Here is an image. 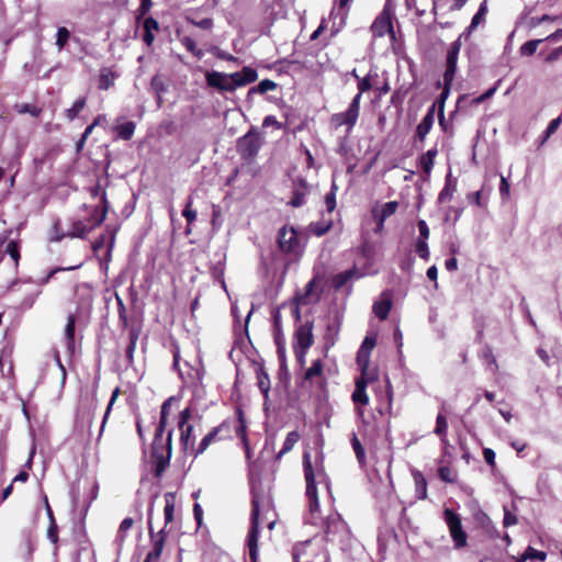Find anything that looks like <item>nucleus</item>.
<instances>
[{
	"label": "nucleus",
	"instance_id": "obj_1",
	"mask_svg": "<svg viewBox=\"0 0 562 562\" xmlns=\"http://www.w3.org/2000/svg\"><path fill=\"white\" fill-rule=\"evenodd\" d=\"M303 467L306 481V496L310 501L308 513L305 517V522L313 526H324L325 520H323L319 515V503L315 485V472L312 467L310 453L307 452L303 454Z\"/></svg>",
	"mask_w": 562,
	"mask_h": 562
},
{
	"label": "nucleus",
	"instance_id": "obj_2",
	"mask_svg": "<svg viewBox=\"0 0 562 562\" xmlns=\"http://www.w3.org/2000/svg\"><path fill=\"white\" fill-rule=\"evenodd\" d=\"M251 517H250V530L247 536V547L249 551V559L251 562L258 561V538H259V517L262 510L269 506V502L266 501L261 493L252 492L251 501Z\"/></svg>",
	"mask_w": 562,
	"mask_h": 562
},
{
	"label": "nucleus",
	"instance_id": "obj_3",
	"mask_svg": "<svg viewBox=\"0 0 562 562\" xmlns=\"http://www.w3.org/2000/svg\"><path fill=\"white\" fill-rule=\"evenodd\" d=\"M371 88L372 83L369 76L358 80V93L351 100L348 109L345 112L333 115L331 121L337 127L346 125L348 130H351L356 125L360 113L361 97Z\"/></svg>",
	"mask_w": 562,
	"mask_h": 562
},
{
	"label": "nucleus",
	"instance_id": "obj_4",
	"mask_svg": "<svg viewBox=\"0 0 562 562\" xmlns=\"http://www.w3.org/2000/svg\"><path fill=\"white\" fill-rule=\"evenodd\" d=\"M171 438L172 430L167 432L165 439L162 438V435L158 437V429L155 431V438L151 447V457L155 460L154 474L156 477H160L169 465L172 451Z\"/></svg>",
	"mask_w": 562,
	"mask_h": 562
},
{
	"label": "nucleus",
	"instance_id": "obj_5",
	"mask_svg": "<svg viewBox=\"0 0 562 562\" xmlns=\"http://www.w3.org/2000/svg\"><path fill=\"white\" fill-rule=\"evenodd\" d=\"M102 201L104 203L103 209L100 210L99 207H94L93 213L87 221H76L71 224V229L56 238L54 240L59 241L64 237H77V238H83L87 234H89L92 229L100 226L106 216V200H105V193L102 195Z\"/></svg>",
	"mask_w": 562,
	"mask_h": 562
},
{
	"label": "nucleus",
	"instance_id": "obj_6",
	"mask_svg": "<svg viewBox=\"0 0 562 562\" xmlns=\"http://www.w3.org/2000/svg\"><path fill=\"white\" fill-rule=\"evenodd\" d=\"M157 497H158L157 494L153 496V498L149 503V507H148V532L153 540V548L146 555L148 558V560H153L155 562L160 558V555L162 553L164 546H165V536H166L165 528H162L157 533L154 532V528H153L154 501Z\"/></svg>",
	"mask_w": 562,
	"mask_h": 562
},
{
	"label": "nucleus",
	"instance_id": "obj_7",
	"mask_svg": "<svg viewBox=\"0 0 562 562\" xmlns=\"http://www.w3.org/2000/svg\"><path fill=\"white\" fill-rule=\"evenodd\" d=\"M325 533L328 541H344L349 536L347 524L338 513L330 514L324 521Z\"/></svg>",
	"mask_w": 562,
	"mask_h": 562
},
{
	"label": "nucleus",
	"instance_id": "obj_8",
	"mask_svg": "<svg viewBox=\"0 0 562 562\" xmlns=\"http://www.w3.org/2000/svg\"><path fill=\"white\" fill-rule=\"evenodd\" d=\"M446 524L448 525L450 536L454 548L461 549L467 546L468 536L462 528L461 518L452 509L446 508L443 512Z\"/></svg>",
	"mask_w": 562,
	"mask_h": 562
},
{
	"label": "nucleus",
	"instance_id": "obj_9",
	"mask_svg": "<svg viewBox=\"0 0 562 562\" xmlns=\"http://www.w3.org/2000/svg\"><path fill=\"white\" fill-rule=\"evenodd\" d=\"M261 139L258 133L248 132L237 142V151L244 160L251 161L258 155Z\"/></svg>",
	"mask_w": 562,
	"mask_h": 562
},
{
	"label": "nucleus",
	"instance_id": "obj_10",
	"mask_svg": "<svg viewBox=\"0 0 562 562\" xmlns=\"http://www.w3.org/2000/svg\"><path fill=\"white\" fill-rule=\"evenodd\" d=\"M278 246L282 252L296 254L299 238L293 227L283 226L278 233Z\"/></svg>",
	"mask_w": 562,
	"mask_h": 562
},
{
	"label": "nucleus",
	"instance_id": "obj_11",
	"mask_svg": "<svg viewBox=\"0 0 562 562\" xmlns=\"http://www.w3.org/2000/svg\"><path fill=\"white\" fill-rule=\"evenodd\" d=\"M237 76L234 74H223L218 71H211L206 74V82L210 87L216 88L222 91H234L237 87L235 79Z\"/></svg>",
	"mask_w": 562,
	"mask_h": 562
},
{
	"label": "nucleus",
	"instance_id": "obj_12",
	"mask_svg": "<svg viewBox=\"0 0 562 562\" xmlns=\"http://www.w3.org/2000/svg\"><path fill=\"white\" fill-rule=\"evenodd\" d=\"M190 417L191 412L189 408H186L180 413L178 423L181 430L180 442L186 451H188L190 448L193 449L194 447V437L192 436L193 426L188 424Z\"/></svg>",
	"mask_w": 562,
	"mask_h": 562
},
{
	"label": "nucleus",
	"instance_id": "obj_13",
	"mask_svg": "<svg viewBox=\"0 0 562 562\" xmlns=\"http://www.w3.org/2000/svg\"><path fill=\"white\" fill-rule=\"evenodd\" d=\"M461 44L454 41L447 52L446 71L443 74V82L453 81L457 71V61L460 53Z\"/></svg>",
	"mask_w": 562,
	"mask_h": 562
},
{
	"label": "nucleus",
	"instance_id": "obj_14",
	"mask_svg": "<svg viewBox=\"0 0 562 562\" xmlns=\"http://www.w3.org/2000/svg\"><path fill=\"white\" fill-rule=\"evenodd\" d=\"M295 348L308 349L313 342V322H305L295 329Z\"/></svg>",
	"mask_w": 562,
	"mask_h": 562
},
{
	"label": "nucleus",
	"instance_id": "obj_15",
	"mask_svg": "<svg viewBox=\"0 0 562 562\" xmlns=\"http://www.w3.org/2000/svg\"><path fill=\"white\" fill-rule=\"evenodd\" d=\"M371 32L375 37H382L387 33H393L391 14L383 11L372 23Z\"/></svg>",
	"mask_w": 562,
	"mask_h": 562
},
{
	"label": "nucleus",
	"instance_id": "obj_16",
	"mask_svg": "<svg viewBox=\"0 0 562 562\" xmlns=\"http://www.w3.org/2000/svg\"><path fill=\"white\" fill-rule=\"evenodd\" d=\"M21 291L25 294V296L22 299L20 306L23 310L31 308L36 299L42 293V289L35 288L34 283L32 281H22L21 283Z\"/></svg>",
	"mask_w": 562,
	"mask_h": 562
},
{
	"label": "nucleus",
	"instance_id": "obj_17",
	"mask_svg": "<svg viewBox=\"0 0 562 562\" xmlns=\"http://www.w3.org/2000/svg\"><path fill=\"white\" fill-rule=\"evenodd\" d=\"M292 199L289 204L293 207H300L305 203V196L308 193V184L305 179L297 178L293 182Z\"/></svg>",
	"mask_w": 562,
	"mask_h": 562
},
{
	"label": "nucleus",
	"instance_id": "obj_18",
	"mask_svg": "<svg viewBox=\"0 0 562 562\" xmlns=\"http://www.w3.org/2000/svg\"><path fill=\"white\" fill-rule=\"evenodd\" d=\"M437 103H434L428 110L420 123L416 127V136L423 142L432 127L435 121V110Z\"/></svg>",
	"mask_w": 562,
	"mask_h": 562
},
{
	"label": "nucleus",
	"instance_id": "obj_19",
	"mask_svg": "<svg viewBox=\"0 0 562 562\" xmlns=\"http://www.w3.org/2000/svg\"><path fill=\"white\" fill-rule=\"evenodd\" d=\"M234 76H238L235 79L237 87H243L257 80L258 74L256 69L251 67H244L240 71L233 72Z\"/></svg>",
	"mask_w": 562,
	"mask_h": 562
},
{
	"label": "nucleus",
	"instance_id": "obj_20",
	"mask_svg": "<svg viewBox=\"0 0 562 562\" xmlns=\"http://www.w3.org/2000/svg\"><path fill=\"white\" fill-rule=\"evenodd\" d=\"M398 207V202L390 201L386 202L380 212H373V218L379 222L380 225H384V222L387 217L393 215Z\"/></svg>",
	"mask_w": 562,
	"mask_h": 562
},
{
	"label": "nucleus",
	"instance_id": "obj_21",
	"mask_svg": "<svg viewBox=\"0 0 562 562\" xmlns=\"http://www.w3.org/2000/svg\"><path fill=\"white\" fill-rule=\"evenodd\" d=\"M392 307V301L389 296H383L381 301L373 304V313L378 318L384 321L387 318Z\"/></svg>",
	"mask_w": 562,
	"mask_h": 562
},
{
	"label": "nucleus",
	"instance_id": "obj_22",
	"mask_svg": "<svg viewBox=\"0 0 562 562\" xmlns=\"http://www.w3.org/2000/svg\"><path fill=\"white\" fill-rule=\"evenodd\" d=\"M367 381L359 379L356 382V389L352 393V401L357 404L367 405L369 403V396L366 392Z\"/></svg>",
	"mask_w": 562,
	"mask_h": 562
},
{
	"label": "nucleus",
	"instance_id": "obj_23",
	"mask_svg": "<svg viewBox=\"0 0 562 562\" xmlns=\"http://www.w3.org/2000/svg\"><path fill=\"white\" fill-rule=\"evenodd\" d=\"M11 347H4L0 353V374L4 376L7 374H11L13 370L12 361H11Z\"/></svg>",
	"mask_w": 562,
	"mask_h": 562
},
{
	"label": "nucleus",
	"instance_id": "obj_24",
	"mask_svg": "<svg viewBox=\"0 0 562 562\" xmlns=\"http://www.w3.org/2000/svg\"><path fill=\"white\" fill-rule=\"evenodd\" d=\"M415 483V494L417 499H425L427 497V482L419 471H413Z\"/></svg>",
	"mask_w": 562,
	"mask_h": 562
},
{
	"label": "nucleus",
	"instance_id": "obj_25",
	"mask_svg": "<svg viewBox=\"0 0 562 562\" xmlns=\"http://www.w3.org/2000/svg\"><path fill=\"white\" fill-rule=\"evenodd\" d=\"M75 326H76V316L70 314L67 318V324L65 328V339L67 344V348L70 352L74 351L75 346Z\"/></svg>",
	"mask_w": 562,
	"mask_h": 562
},
{
	"label": "nucleus",
	"instance_id": "obj_26",
	"mask_svg": "<svg viewBox=\"0 0 562 562\" xmlns=\"http://www.w3.org/2000/svg\"><path fill=\"white\" fill-rule=\"evenodd\" d=\"M175 494L171 492H168L165 494V508H164V515H165V526H167L169 522L173 520V513H175Z\"/></svg>",
	"mask_w": 562,
	"mask_h": 562
},
{
	"label": "nucleus",
	"instance_id": "obj_27",
	"mask_svg": "<svg viewBox=\"0 0 562 562\" xmlns=\"http://www.w3.org/2000/svg\"><path fill=\"white\" fill-rule=\"evenodd\" d=\"M340 325L338 321H335L334 323H330L327 325L326 334L324 336L326 348H330L335 345L336 337L339 333Z\"/></svg>",
	"mask_w": 562,
	"mask_h": 562
},
{
	"label": "nucleus",
	"instance_id": "obj_28",
	"mask_svg": "<svg viewBox=\"0 0 562 562\" xmlns=\"http://www.w3.org/2000/svg\"><path fill=\"white\" fill-rule=\"evenodd\" d=\"M172 401H173V397H169L161 405L160 419H159V424H158V426L156 428V429H158V437L164 435V432H165V428H166V425H167V416L169 414L170 405H171Z\"/></svg>",
	"mask_w": 562,
	"mask_h": 562
},
{
	"label": "nucleus",
	"instance_id": "obj_29",
	"mask_svg": "<svg viewBox=\"0 0 562 562\" xmlns=\"http://www.w3.org/2000/svg\"><path fill=\"white\" fill-rule=\"evenodd\" d=\"M300 435L297 431H290L283 442L282 449L277 454V459H281L283 454L288 453L293 449L295 443L299 441Z\"/></svg>",
	"mask_w": 562,
	"mask_h": 562
},
{
	"label": "nucleus",
	"instance_id": "obj_30",
	"mask_svg": "<svg viewBox=\"0 0 562 562\" xmlns=\"http://www.w3.org/2000/svg\"><path fill=\"white\" fill-rule=\"evenodd\" d=\"M117 136L124 140H128L133 137L135 132V123L130 121L123 124H120L115 127Z\"/></svg>",
	"mask_w": 562,
	"mask_h": 562
},
{
	"label": "nucleus",
	"instance_id": "obj_31",
	"mask_svg": "<svg viewBox=\"0 0 562 562\" xmlns=\"http://www.w3.org/2000/svg\"><path fill=\"white\" fill-rule=\"evenodd\" d=\"M356 276L355 269H349L342 272L337 273L333 279V285L335 289H340L347 284L349 280H351Z\"/></svg>",
	"mask_w": 562,
	"mask_h": 562
},
{
	"label": "nucleus",
	"instance_id": "obj_32",
	"mask_svg": "<svg viewBox=\"0 0 562 562\" xmlns=\"http://www.w3.org/2000/svg\"><path fill=\"white\" fill-rule=\"evenodd\" d=\"M331 226H333L331 218H329V220L324 218L319 222H315L310 225L311 232L318 237L325 235L331 228Z\"/></svg>",
	"mask_w": 562,
	"mask_h": 562
},
{
	"label": "nucleus",
	"instance_id": "obj_33",
	"mask_svg": "<svg viewBox=\"0 0 562 562\" xmlns=\"http://www.w3.org/2000/svg\"><path fill=\"white\" fill-rule=\"evenodd\" d=\"M437 156V149L431 148L427 150L426 154H424L420 158V166L426 175H429L431 172L435 157Z\"/></svg>",
	"mask_w": 562,
	"mask_h": 562
},
{
	"label": "nucleus",
	"instance_id": "obj_34",
	"mask_svg": "<svg viewBox=\"0 0 562 562\" xmlns=\"http://www.w3.org/2000/svg\"><path fill=\"white\" fill-rule=\"evenodd\" d=\"M278 87V85L270 80V79H263L261 80L257 86L252 87L249 89L248 91V94H251V93H266L268 91H272V90H276Z\"/></svg>",
	"mask_w": 562,
	"mask_h": 562
},
{
	"label": "nucleus",
	"instance_id": "obj_35",
	"mask_svg": "<svg viewBox=\"0 0 562 562\" xmlns=\"http://www.w3.org/2000/svg\"><path fill=\"white\" fill-rule=\"evenodd\" d=\"M547 558V553L543 551L536 550L532 547H527L522 555L520 557L518 562H525L526 560H538L544 561Z\"/></svg>",
	"mask_w": 562,
	"mask_h": 562
},
{
	"label": "nucleus",
	"instance_id": "obj_36",
	"mask_svg": "<svg viewBox=\"0 0 562 562\" xmlns=\"http://www.w3.org/2000/svg\"><path fill=\"white\" fill-rule=\"evenodd\" d=\"M69 38H70V32L67 27L60 26L57 29L55 45L57 46V49L59 52L66 47Z\"/></svg>",
	"mask_w": 562,
	"mask_h": 562
},
{
	"label": "nucleus",
	"instance_id": "obj_37",
	"mask_svg": "<svg viewBox=\"0 0 562 562\" xmlns=\"http://www.w3.org/2000/svg\"><path fill=\"white\" fill-rule=\"evenodd\" d=\"M486 13H487V3H486V1H483L479 7L477 12L473 15V18L471 20V23L469 25L470 32L477 27V25L484 20Z\"/></svg>",
	"mask_w": 562,
	"mask_h": 562
},
{
	"label": "nucleus",
	"instance_id": "obj_38",
	"mask_svg": "<svg viewBox=\"0 0 562 562\" xmlns=\"http://www.w3.org/2000/svg\"><path fill=\"white\" fill-rule=\"evenodd\" d=\"M115 76L109 69H102L99 77V89L108 90L114 83Z\"/></svg>",
	"mask_w": 562,
	"mask_h": 562
},
{
	"label": "nucleus",
	"instance_id": "obj_39",
	"mask_svg": "<svg viewBox=\"0 0 562 562\" xmlns=\"http://www.w3.org/2000/svg\"><path fill=\"white\" fill-rule=\"evenodd\" d=\"M218 431H220V427H216L212 431H210L206 436H204L194 454L199 456V454L203 453L207 449V447L211 445V442L215 439Z\"/></svg>",
	"mask_w": 562,
	"mask_h": 562
},
{
	"label": "nucleus",
	"instance_id": "obj_40",
	"mask_svg": "<svg viewBox=\"0 0 562 562\" xmlns=\"http://www.w3.org/2000/svg\"><path fill=\"white\" fill-rule=\"evenodd\" d=\"M454 191H456V186L451 184L450 175H448L447 180H446V186L443 187V189L440 191V193L438 195V201L440 203H445V202L449 201L452 198Z\"/></svg>",
	"mask_w": 562,
	"mask_h": 562
},
{
	"label": "nucleus",
	"instance_id": "obj_41",
	"mask_svg": "<svg viewBox=\"0 0 562 562\" xmlns=\"http://www.w3.org/2000/svg\"><path fill=\"white\" fill-rule=\"evenodd\" d=\"M451 85H452V81L445 82L443 90L440 93V97H439V100H438L440 124H442L443 120H445V114H443L445 101H446V99L448 98V95L450 93Z\"/></svg>",
	"mask_w": 562,
	"mask_h": 562
},
{
	"label": "nucleus",
	"instance_id": "obj_42",
	"mask_svg": "<svg viewBox=\"0 0 562 562\" xmlns=\"http://www.w3.org/2000/svg\"><path fill=\"white\" fill-rule=\"evenodd\" d=\"M85 105H86V98L85 97L79 98L77 101H75L72 106L66 111L67 119L69 121L75 120L78 116V114L83 110Z\"/></svg>",
	"mask_w": 562,
	"mask_h": 562
},
{
	"label": "nucleus",
	"instance_id": "obj_43",
	"mask_svg": "<svg viewBox=\"0 0 562 562\" xmlns=\"http://www.w3.org/2000/svg\"><path fill=\"white\" fill-rule=\"evenodd\" d=\"M448 429V422L442 414H438L436 418L435 434L441 437V441L446 442V434Z\"/></svg>",
	"mask_w": 562,
	"mask_h": 562
},
{
	"label": "nucleus",
	"instance_id": "obj_44",
	"mask_svg": "<svg viewBox=\"0 0 562 562\" xmlns=\"http://www.w3.org/2000/svg\"><path fill=\"white\" fill-rule=\"evenodd\" d=\"M544 40L542 38H539V40H531V41H528L526 42L525 44H522L520 46V54L522 56H531L536 53L538 46L540 43H542Z\"/></svg>",
	"mask_w": 562,
	"mask_h": 562
},
{
	"label": "nucleus",
	"instance_id": "obj_45",
	"mask_svg": "<svg viewBox=\"0 0 562 562\" xmlns=\"http://www.w3.org/2000/svg\"><path fill=\"white\" fill-rule=\"evenodd\" d=\"M150 88L156 93V95H162L168 90L167 85L165 83L162 78L158 75H156L151 78Z\"/></svg>",
	"mask_w": 562,
	"mask_h": 562
},
{
	"label": "nucleus",
	"instance_id": "obj_46",
	"mask_svg": "<svg viewBox=\"0 0 562 562\" xmlns=\"http://www.w3.org/2000/svg\"><path fill=\"white\" fill-rule=\"evenodd\" d=\"M323 372V362L321 359L313 361L311 368L305 371L304 379L312 380L315 376H319Z\"/></svg>",
	"mask_w": 562,
	"mask_h": 562
},
{
	"label": "nucleus",
	"instance_id": "obj_47",
	"mask_svg": "<svg viewBox=\"0 0 562 562\" xmlns=\"http://www.w3.org/2000/svg\"><path fill=\"white\" fill-rule=\"evenodd\" d=\"M337 184L333 182L330 191L325 195L326 211L331 213L336 207Z\"/></svg>",
	"mask_w": 562,
	"mask_h": 562
},
{
	"label": "nucleus",
	"instance_id": "obj_48",
	"mask_svg": "<svg viewBox=\"0 0 562 562\" xmlns=\"http://www.w3.org/2000/svg\"><path fill=\"white\" fill-rule=\"evenodd\" d=\"M315 284H316V279L315 278H313L312 280H310L306 283L304 294H302V295L296 297L299 304H308L311 302V296L313 294Z\"/></svg>",
	"mask_w": 562,
	"mask_h": 562
},
{
	"label": "nucleus",
	"instance_id": "obj_49",
	"mask_svg": "<svg viewBox=\"0 0 562 562\" xmlns=\"http://www.w3.org/2000/svg\"><path fill=\"white\" fill-rule=\"evenodd\" d=\"M192 203H193L192 196H189L188 201L184 205V209L182 211V216L187 220L188 225L193 223L196 220V215H198L196 211L192 210V207H191Z\"/></svg>",
	"mask_w": 562,
	"mask_h": 562
},
{
	"label": "nucleus",
	"instance_id": "obj_50",
	"mask_svg": "<svg viewBox=\"0 0 562 562\" xmlns=\"http://www.w3.org/2000/svg\"><path fill=\"white\" fill-rule=\"evenodd\" d=\"M258 387L262 392V394L268 397L269 391H270V380L268 374L261 370L258 374Z\"/></svg>",
	"mask_w": 562,
	"mask_h": 562
},
{
	"label": "nucleus",
	"instance_id": "obj_51",
	"mask_svg": "<svg viewBox=\"0 0 562 562\" xmlns=\"http://www.w3.org/2000/svg\"><path fill=\"white\" fill-rule=\"evenodd\" d=\"M558 20L555 15L543 14L542 16H532L528 20V26L535 29L544 22H554Z\"/></svg>",
	"mask_w": 562,
	"mask_h": 562
},
{
	"label": "nucleus",
	"instance_id": "obj_52",
	"mask_svg": "<svg viewBox=\"0 0 562 562\" xmlns=\"http://www.w3.org/2000/svg\"><path fill=\"white\" fill-rule=\"evenodd\" d=\"M351 446L353 448L358 461L362 462L366 458V452L356 434H352Z\"/></svg>",
	"mask_w": 562,
	"mask_h": 562
},
{
	"label": "nucleus",
	"instance_id": "obj_53",
	"mask_svg": "<svg viewBox=\"0 0 562 562\" xmlns=\"http://www.w3.org/2000/svg\"><path fill=\"white\" fill-rule=\"evenodd\" d=\"M5 252L14 260L15 266H18L20 259V249L18 243L14 240L9 241L5 248Z\"/></svg>",
	"mask_w": 562,
	"mask_h": 562
},
{
	"label": "nucleus",
	"instance_id": "obj_54",
	"mask_svg": "<svg viewBox=\"0 0 562 562\" xmlns=\"http://www.w3.org/2000/svg\"><path fill=\"white\" fill-rule=\"evenodd\" d=\"M277 350L281 364L285 363V338L284 335L277 336Z\"/></svg>",
	"mask_w": 562,
	"mask_h": 562
},
{
	"label": "nucleus",
	"instance_id": "obj_55",
	"mask_svg": "<svg viewBox=\"0 0 562 562\" xmlns=\"http://www.w3.org/2000/svg\"><path fill=\"white\" fill-rule=\"evenodd\" d=\"M415 250L420 258H423L425 260H427L429 258V249H428L427 240L418 239L416 243V246H415Z\"/></svg>",
	"mask_w": 562,
	"mask_h": 562
},
{
	"label": "nucleus",
	"instance_id": "obj_56",
	"mask_svg": "<svg viewBox=\"0 0 562 562\" xmlns=\"http://www.w3.org/2000/svg\"><path fill=\"white\" fill-rule=\"evenodd\" d=\"M370 352L363 349H359L357 353V362L362 371L369 366Z\"/></svg>",
	"mask_w": 562,
	"mask_h": 562
},
{
	"label": "nucleus",
	"instance_id": "obj_57",
	"mask_svg": "<svg viewBox=\"0 0 562 562\" xmlns=\"http://www.w3.org/2000/svg\"><path fill=\"white\" fill-rule=\"evenodd\" d=\"M137 338L138 335L132 330L130 334V344L126 347V357L128 358L130 361L133 360V353L136 349Z\"/></svg>",
	"mask_w": 562,
	"mask_h": 562
},
{
	"label": "nucleus",
	"instance_id": "obj_58",
	"mask_svg": "<svg viewBox=\"0 0 562 562\" xmlns=\"http://www.w3.org/2000/svg\"><path fill=\"white\" fill-rule=\"evenodd\" d=\"M182 43L183 45L186 46V48L191 52L192 54H194L195 56L198 57H201L202 56V52L196 49V44L194 42V40L190 38V37H184L182 40Z\"/></svg>",
	"mask_w": 562,
	"mask_h": 562
},
{
	"label": "nucleus",
	"instance_id": "obj_59",
	"mask_svg": "<svg viewBox=\"0 0 562 562\" xmlns=\"http://www.w3.org/2000/svg\"><path fill=\"white\" fill-rule=\"evenodd\" d=\"M58 527H57V524L56 521H52L48 526V529H47V538L54 543L56 544L57 541H58Z\"/></svg>",
	"mask_w": 562,
	"mask_h": 562
},
{
	"label": "nucleus",
	"instance_id": "obj_60",
	"mask_svg": "<svg viewBox=\"0 0 562 562\" xmlns=\"http://www.w3.org/2000/svg\"><path fill=\"white\" fill-rule=\"evenodd\" d=\"M438 474H439V477L445 481V482H448V483H451L454 481V477L452 475V472L450 470V468L448 467H441L439 468L438 470Z\"/></svg>",
	"mask_w": 562,
	"mask_h": 562
},
{
	"label": "nucleus",
	"instance_id": "obj_61",
	"mask_svg": "<svg viewBox=\"0 0 562 562\" xmlns=\"http://www.w3.org/2000/svg\"><path fill=\"white\" fill-rule=\"evenodd\" d=\"M509 189H510L509 182L507 181V179L504 176H502L501 184H499V194L503 200L508 199Z\"/></svg>",
	"mask_w": 562,
	"mask_h": 562
},
{
	"label": "nucleus",
	"instance_id": "obj_62",
	"mask_svg": "<svg viewBox=\"0 0 562 562\" xmlns=\"http://www.w3.org/2000/svg\"><path fill=\"white\" fill-rule=\"evenodd\" d=\"M417 226H418V231H419L418 239L427 240L429 237V227H428L427 223L424 220H419L417 223Z\"/></svg>",
	"mask_w": 562,
	"mask_h": 562
},
{
	"label": "nucleus",
	"instance_id": "obj_63",
	"mask_svg": "<svg viewBox=\"0 0 562 562\" xmlns=\"http://www.w3.org/2000/svg\"><path fill=\"white\" fill-rule=\"evenodd\" d=\"M143 27L144 31L154 32L158 30L159 24L154 18L149 16L144 20Z\"/></svg>",
	"mask_w": 562,
	"mask_h": 562
},
{
	"label": "nucleus",
	"instance_id": "obj_64",
	"mask_svg": "<svg viewBox=\"0 0 562 562\" xmlns=\"http://www.w3.org/2000/svg\"><path fill=\"white\" fill-rule=\"evenodd\" d=\"M505 527H510L517 524V517L512 514L506 507L504 508V521Z\"/></svg>",
	"mask_w": 562,
	"mask_h": 562
}]
</instances>
